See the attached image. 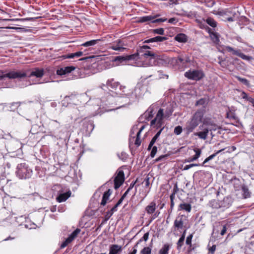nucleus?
<instances>
[{"mask_svg":"<svg viewBox=\"0 0 254 254\" xmlns=\"http://www.w3.org/2000/svg\"><path fill=\"white\" fill-rule=\"evenodd\" d=\"M0 81L3 80L5 78L10 79H20L25 77L35 76L37 78H41L44 74L43 69L38 68H34L31 71L29 70H12L9 72L4 70H0Z\"/></svg>","mask_w":254,"mask_h":254,"instance_id":"obj_1","label":"nucleus"},{"mask_svg":"<svg viewBox=\"0 0 254 254\" xmlns=\"http://www.w3.org/2000/svg\"><path fill=\"white\" fill-rule=\"evenodd\" d=\"M204 111L202 110H197L186 124V129L188 133L191 132L202 122Z\"/></svg>","mask_w":254,"mask_h":254,"instance_id":"obj_2","label":"nucleus"},{"mask_svg":"<svg viewBox=\"0 0 254 254\" xmlns=\"http://www.w3.org/2000/svg\"><path fill=\"white\" fill-rule=\"evenodd\" d=\"M233 202L232 197L227 196L220 201L215 199L212 200L209 202L208 205L213 209H221L222 211H224L232 205Z\"/></svg>","mask_w":254,"mask_h":254,"instance_id":"obj_3","label":"nucleus"},{"mask_svg":"<svg viewBox=\"0 0 254 254\" xmlns=\"http://www.w3.org/2000/svg\"><path fill=\"white\" fill-rule=\"evenodd\" d=\"M53 190L57 192L58 195L57 197V200L59 202L65 201L70 196L71 194V191L69 189L61 185H55L53 188Z\"/></svg>","mask_w":254,"mask_h":254,"instance_id":"obj_4","label":"nucleus"},{"mask_svg":"<svg viewBox=\"0 0 254 254\" xmlns=\"http://www.w3.org/2000/svg\"><path fill=\"white\" fill-rule=\"evenodd\" d=\"M225 150V148H223L222 149H220L219 150H218L215 153H213V154L210 155L207 158H206L204 161L203 162L202 164L201 165L200 164H192L190 165H192V166H200L201 165L202 166L204 167H214L215 166V165L216 164V161H215L214 163L211 161V160L219 153H221L222 151Z\"/></svg>","mask_w":254,"mask_h":254,"instance_id":"obj_5","label":"nucleus"},{"mask_svg":"<svg viewBox=\"0 0 254 254\" xmlns=\"http://www.w3.org/2000/svg\"><path fill=\"white\" fill-rule=\"evenodd\" d=\"M204 75L202 71L199 70H189L185 73V76L188 78L196 81L202 78Z\"/></svg>","mask_w":254,"mask_h":254,"instance_id":"obj_6","label":"nucleus"},{"mask_svg":"<svg viewBox=\"0 0 254 254\" xmlns=\"http://www.w3.org/2000/svg\"><path fill=\"white\" fill-rule=\"evenodd\" d=\"M150 49V47L146 45H143L137 50L139 54V58L141 59L144 58L145 60L148 59L151 56H156V54L151 51L146 50Z\"/></svg>","mask_w":254,"mask_h":254,"instance_id":"obj_7","label":"nucleus"},{"mask_svg":"<svg viewBox=\"0 0 254 254\" xmlns=\"http://www.w3.org/2000/svg\"><path fill=\"white\" fill-rule=\"evenodd\" d=\"M225 177L224 178V179L225 180L226 183L233 184L234 187L236 190H238L242 188L243 185H242L241 181L239 179H237L236 176H225Z\"/></svg>","mask_w":254,"mask_h":254,"instance_id":"obj_8","label":"nucleus"},{"mask_svg":"<svg viewBox=\"0 0 254 254\" xmlns=\"http://www.w3.org/2000/svg\"><path fill=\"white\" fill-rule=\"evenodd\" d=\"M126 44L122 40L119 39L113 42L109 47L110 49L123 52L127 50Z\"/></svg>","mask_w":254,"mask_h":254,"instance_id":"obj_9","label":"nucleus"},{"mask_svg":"<svg viewBox=\"0 0 254 254\" xmlns=\"http://www.w3.org/2000/svg\"><path fill=\"white\" fill-rule=\"evenodd\" d=\"M164 115L165 113H164V109L160 108L159 110L155 119L151 121V126L155 125L157 122L158 127H161L162 124V120L165 118Z\"/></svg>","mask_w":254,"mask_h":254,"instance_id":"obj_10","label":"nucleus"},{"mask_svg":"<svg viewBox=\"0 0 254 254\" xmlns=\"http://www.w3.org/2000/svg\"><path fill=\"white\" fill-rule=\"evenodd\" d=\"M128 98L132 99H136L140 97L142 92L141 91L140 87L137 85L134 89L130 92L125 93Z\"/></svg>","mask_w":254,"mask_h":254,"instance_id":"obj_11","label":"nucleus"},{"mask_svg":"<svg viewBox=\"0 0 254 254\" xmlns=\"http://www.w3.org/2000/svg\"><path fill=\"white\" fill-rule=\"evenodd\" d=\"M49 132L48 133L51 136H54L56 131L59 129L60 127V123L56 120H52L48 125Z\"/></svg>","mask_w":254,"mask_h":254,"instance_id":"obj_12","label":"nucleus"},{"mask_svg":"<svg viewBox=\"0 0 254 254\" xmlns=\"http://www.w3.org/2000/svg\"><path fill=\"white\" fill-rule=\"evenodd\" d=\"M17 175H29L32 172L31 169H28L25 164H19L17 167Z\"/></svg>","mask_w":254,"mask_h":254,"instance_id":"obj_13","label":"nucleus"},{"mask_svg":"<svg viewBox=\"0 0 254 254\" xmlns=\"http://www.w3.org/2000/svg\"><path fill=\"white\" fill-rule=\"evenodd\" d=\"M158 59V55L156 54V56H151L145 60V61L141 64H138L137 66H153L157 64L156 60Z\"/></svg>","mask_w":254,"mask_h":254,"instance_id":"obj_14","label":"nucleus"},{"mask_svg":"<svg viewBox=\"0 0 254 254\" xmlns=\"http://www.w3.org/2000/svg\"><path fill=\"white\" fill-rule=\"evenodd\" d=\"M75 69L73 66H65L62 67L57 70V74L60 75H65L70 73Z\"/></svg>","mask_w":254,"mask_h":254,"instance_id":"obj_15","label":"nucleus"},{"mask_svg":"<svg viewBox=\"0 0 254 254\" xmlns=\"http://www.w3.org/2000/svg\"><path fill=\"white\" fill-rule=\"evenodd\" d=\"M122 251V246L116 244L112 245L109 247V254H121Z\"/></svg>","mask_w":254,"mask_h":254,"instance_id":"obj_16","label":"nucleus"},{"mask_svg":"<svg viewBox=\"0 0 254 254\" xmlns=\"http://www.w3.org/2000/svg\"><path fill=\"white\" fill-rule=\"evenodd\" d=\"M176 63L178 64H183L186 65L187 64L190 63L191 60L189 57L186 55L184 57L179 56L176 59Z\"/></svg>","mask_w":254,"mask_h":254,"instance_id":"obj_17","label":"nucleus"},{"mask_svg":"<svg viewBox=\"0 0 254 254\" xmlns=\"http://www.w3.org/2000/svg\"><path fill=\"white\" fill-rule=\"evenodd\" d=\"M125 181L124 176H116L114 179V188L118 189Z\"/></svg>","mask_w":254,"mask_h":254,"instance_id":"obj_18","label":"nucleus"},{"mask_svg":"<svg viewBox=\"0 0 254 254\" xmlns=\"http://www.w3.org/2000/svg\"><path fill=\"white\" fill-rule=\"evenodd\" d=\"M112 193V190L111 189H108V190L106 191L102 197V199L101 202V205L104 206L107 202V201L109 200L110 196Z\"/></svg>","mask_w":254,"mask_h":254,"instance_id":"obj_19","label":"nucleus"},{"mask_svg":"<svg viewBox=\"0 0 254 254\" xmlns=\"http://www.w3.org/2000/svg\"><path fill=\"white\" fill-rule=\"evenodd\" d=\"M208 130L206 127L203 128V130L199 132H195L194 135L197 136L199 138L205 140L208 136Z\"/></svg>","mask_w":254,"mask_h":254,"instance_id":"obj_20","label":"nucleus"},{"mask_svg":"<svg viewBox=\"0 0 254 254\" xmlns=\"http://www.w3.org/2000/svg\"><path fill=\"white\" fill-rule=\"evenodd\" d=\"M119 84V83L115 81L114 79L108 80L106 83L108 87L110 88L111 90H116Z\"/></svg>","mask_w":254,"mask_h":254,"instance_id":"obj_21","label":"nucleus"},{"mask_svg":"<svg viewBox=\"0 0 254 254\" xmlns=\"http://www.w3.org/2000/svg\"><path fill=\"white\" fill-rule=\"evenodd\" d=\"M241 189L243 198L245 199L250 198L251 196V192L249 190L248 187L243 185Z\"/></svg>","mask_w":254,"mask_h":254,"instance_id":"obj_22","label":"nucleus"},{"mask_svg":"<svg viewBox=\"0 0 254 254\" xmlns=\"http://www.w3.org/2000/svg\"><path fill=\"white\" fill-rule=\"evenodd\" d=\"M182 217L183 216L177 217L174 221V226L178 230L182 229L184 226V221Z\"/></svg>","mask_w":254,"mask_h":254,"instance_id":"obj_23","label":"nucleus"},{"mask_svg":"<svg viewBox=\"0 0 254 254\" xmlns=\"http://www.w3.org/2000/svg\"><path fill=\"white\" fill-rule=\"evenodd\" d=\"M167 39V38L166 37H162L160 36H158L156 37H155L154 38H151L148 40H146L144 41V43H148L151 42H162Z\"/></svg>","mask_w":254,"mask_h":254,"instance_id":"obj_24","label":"nucleus"},{"mask_svg":"<svg viewBox=\"0 0 254 254\" xmlns=\"http://www.w3.org/2000/svg\"><path fill=\"white\" fill-rule=\"evenodd\" d=\"M172 245L166 243L158 252V254H169V251L171 248Z\"/></svg>","mask_w":254,"mask_h":254,"instance_id":"obj_25","label":"nucleus"},{"mask_svg":"<svg viewBox=\"0 0 254 254\" xmlns=\"http://www.w3.org/2000/svg\"><path fill=\"white\" fill-rule=\"evenodd\" d=\"M179 210H182L187 212H190L191 210V206L190 203L183 202L179 205Z\"/></svg>","mask_w":254,"mask_h":254,"instance_id":"obj_26","label":"nucleus"},{"mask_svg":"<svg viewBox=\"0 0 254 254\" xmlns=\"http://www.w3.org/2000/svg\"><path fill=\"white\" fill-rule=\"evenodd\" d=\"M153 107L150 106L148 110L143 115V117L147 120L149 121L153 117Z\"/></svg>","mask_w":254,"mask_h":254,"instance_id":"obj_27","label":"nucleus"},{"mask_svg":"<svg viewBox=\"0 0 254 254\" xmlns=\"http://www.w3.org/2000/svg\"><path fill=\"white\" fill-rule=\"evenodd\" d=\"M101 41V39L92 40L82 44L81 46L85 47L94 46L96 44H99Z\"/></svg>","mask_w":254,"mask_h":254,"instance_id":"obj_28","label":"nucleus"},{"mask_svg":"<svg viewBox=\"0 0 254 254\" xmlns=\"http://www.w3.org/2000/svg\"><path fill=\"white\" fill-rule=\"evenodd\" d=\"M175 40L179 42L185 43L187 41V36L183 33L177 34L175 37Z\"/></svg>","mask_w":254,"mask_h":254,"instance_id":"obj_29","label":"nucleus"},{"mask_svg":"<svg viewBox=\"0 0 254 254\" xmlns=\"http://www.w3.org/2000/svg\"><path fill=\"white\" fill-rule=\"evenodd\" d=\"M202 125H200L199 128L201 129L203 128L209 127L213 124V122L211 121L210 119H203L202 120Z\"/></svg>","mask_w":254,"mask_h":254,"instance_id":"obj_30","label":"nucleus"},{"mask_svg":"<svg viewBox=\"0 0 254 254\" xmlns=\"http://www.w3.org/2000/svg\"><path fill=\"white\" fill-rule=\"evenodd\" d=\"M156 209V204L154 202H151L145 208V210L148 214H152Z\"/></svg>","mask_w":254,"mask_h":254,"instance_id":"obj_31","label":"nucleus"},{"mask_svg":"<svg viewBox=\"0 0 254 254\" xmlns=\"http://www.w3.org/2000/svg\"><path fill=\"white\" fill-rule=\"evenodd\" d=\"M125 173L128 175L129 174L128 168L126 166H123L119 168L115 175H125Z\"/></svg>","mask_w":254,"mask_h":254,"instance_id":"obj_32","label":"nucleus"},{"mask_svg":"<svg viewBox=\"0 0 254 254\" xmlns=\"http://www.w3.org/2000/svg\"><path fill=\"white\" fill-rule=\"evenodd\" d=\"M173 109L171 104H169L167 106L166 110H164V113H165L164 117L165 118H169L173 113Z\"/></svg>","mask_w":254,"mask_h":254,"instance_id":"obj_33","label":"nucleus"},{"mask_svg":"<svg viewBox=\"0 0 254 254\" xmlns=\"http://www.w3.org/2000/svg\"><path fill=\"white\" fill-rule=\"evenodd\" d=\"M127 61H136L139 58V54L138 52L134 54H132L130 55H127L126 56Z\"/></svg>","mask_w":254,"mask_h":254,"instance_id":"obj_34","label":"nucleus"},{"mask_svg":"<svg viewBox=\"0 0 254 254\" xmlns=\"http://www.w3.org/2000/svg\"><path fill=\"white\" fill-rule=\"evenodd\" d=\"M157 16V15H155L154 16L151 15L143 16L140 18L139 21L141 22H144L146 21H151L152 22V20Z\"/></svg>","mask_w":254,"mask_h":254,"instance_id":"obj_35","label":"nucleus"},{"mask_svg":"<svg viewBox=\"0 0 254 254\" xmlns=\"http://www.w3.org/2000/svg\"><path fill=\"white\" fill-rule=\"evenodd\" d=\"M80 232V229L77 228L68 236L67 239L71 242L77 237Z\"/></svg>","mask_w":254,"mask_h":254,"instance_id":"obj_36","label":"nucleus"},{"mask_svg":"<svg viewBox=\"0 0 254 254\" xmlns=\"http://www.w3.org/2000/svg\"><path fill=\"white\" fill-rule=\"evenodd\" d=\"M80 232V229L77 228L68 236L67 239L71 242L77 237Z\"/></svg>","mask_w":254,"mask_h":254,"instance_id":"obj_37","label":"nucleus"},{"mask_svg":"<svg viewBox=\"0 0 254 254\" xmlns=\"http://www.w3.org/2000/svg\"><path fill=\"white\" fill-rule=\"evenodd\" d=\"M225 50L226 51H227L228 52H231L232 53V54H233L234 55H236V56H238L240 52V50L235 49L234 48H233L230 46H226L225 47Z\"/></svg>","mask_w":254,"mask_h":254,"instance_id":"obj_38","label":"nucleus"},{"mask_svg":"<svg viewBox=\"0 0 254 254\" xmlns=\"http://www.w3.org/2000/svg\"><path fill=\"white\" fill-rule=\"evenodd\" d=\"M235 77L241 82H242L243 84H244L245 85L249 86L250 83L248 80H247L246 78H242L238 76H236Z\"/></svg>","mask_w":254,"mask_h":254,"instance_id":"obj_39","label":"nucleus"},{"mask_svg":"<svg viewBox=\"0 0 254 254\" xmlns=\"http://www.w3.org/2000/svg\"><path fill=\"white\" fill-rule=\"evenodd\" d=\"M206 129L208 130L209 131H215L217 130L218 129L220 128V127L215 124L214 123L211 125V126L209 127H206Z\"/></svg>","mask_w":254,"mask_h":254,"instance_id":"obj_40","label":"nucleus"},{"mask_svg":"<svg viewBox=\"0 0 254 254\" xmlns=\"http://www.w3.org/2000/svg\"><path fill=\"white\" fill-rule=\"evenodd\" d=\"M149 237V232H147L145 233L142 238H141L135 245L134 248L136 247L137 245L142 241L144 240V241H147Z\"/></svg>","mask_w":254,"mask_h":254,"instance_id":"obj_41","label":"nucleus"},{"mask_svg":"<svg viewBox=\"0 0 254 254\" xmlns=\"http://www.w3.org/2000/svg\"><path fill=\"white\" fill-rule=\"evenodd\" d=\"M238 57L241 58L243 60H245L247 61H250L252 59V57L250 56H247L243 53L240 52L239 54L238 55Z\"/></svg>","mask_w":254,"mask_h":254,"instance_id":"obj_42","label":"nucleus"},{"mask_svg":"<svg viewBox=\"0 0 254 254\" xmlns=\"http://www.w3.org/2000/svg\"><path fill=\"white\" fill-rule=\"evenodd\" d=\"M185 238H184V237H181L180 238L179 240H178V242L177 243V249L178 250H180L182 248V246H183V245L184 244V242L185 241Z\"/></svg>","mask_w":254,"mask_h":254,"instance_id":"obj_43","label":"nucleus"},{"mask_svg":"<svg viewBox=\"0 0 254 254\" xmlns=\"http://www.w3.org/2000/svg\"><path fill=\"white\" fill-rule=\"evenodd\" d=\"M151 249L149 247H144L140 252V254H150Z\"/></svg>","mask_w":254,"mask_h":254,"instance_id":"obj_44","label":"nucleus"},{"mask_svg":"<svg viewBox=\"0 0 254 254\" xmlns=\"http://www.w3.org/2000/svg\"><path fill=\"white\" fill-rule=\"evenodd\" d=\"M114 61H115V62L119 61L120 63H122L124 61H127L126 56H120L116 57L115 58Z\"/></svg>","mask_w":254,"mask_h":254,"instance_id":"obj_45","label":"nucleus"},{"mask_svg":"<svg viewBox=\"0 0 254 254\" xmlns=\"http://www.w3.org/2000/svg\"><path fill=\"white\" fill-rule=\"evenodd\" d=\"M211 38L214 42L217 43L219 41V37L217 34L215 33L211 34Z\"/></svg>","mask_w":254,"mask_h":254,"instance_id":"obj_46","label":"nucleus"},{"mask_svg":"<svg viewBox=\"0 0 254 254\" xmlns=\"http://www.w3.org/2000/svg\"><path fill=\"white\" fill-rule=\"evenodd\" d=\"M192 237H193L192 234L189 235L187 237L186 241V244L187 245H189V246H191V240L192 239Z\"/></svg>","mask_w":254,"mask_h":254,"instance_id":"obj_47","label":"nucleus"},{"mask_svg":"<svg viewBox=\"0 0 254 254\" xmlns=\"http://www.w3.org/2000/svg\"><path fill=\"white\" fill-rule=\"evenodd\" d=\"M174 132V133L177 135H179L180 134H181V132H182V127L178 126L175 127Z\"/></svg>","mask_w":254,"mask_h":254,"instance_id":"obj_48","label":"nucleus"},{"mask_svg":"<svg viewBox=\"0 0 254 254\" xmlns=\"http://www.w3.org/2000/svg\"><path fill=\"white\" fill-rule=\"evenodd\" d=\"M207 23L213 27H215L216 26V22L212 19L208 18L207 19Z\"/></svg>","mask_w":254,"mask_h":254,"instance_id":"obj_49","label":"nucleus"},{"mask_svg":"<svg viewBox=\"0 0 254 254\" xmlns=\"http://www.w3.org/2000/svg\"><path fill=\"white\" fill-rule=\"evenodd\" d=\"M20 105V102H13L11 104L10 108L11 110H15Z\"/></svg>","mask_w":254,"mask_h":254,"instance_id":"obj_50","label":"nucleus"},{"mask_svg":"<svg viewBox=\"0 0 254 254\" xmlns=\"http://www.w3.org/2000/svg\"><path fill=\"white\" fill-rule=\"evenodd\" d=\"M114 212L111 211V210L106 212V214L105 216V221H108L110 218L112 216Z\"/></svg>","mask_w":254,"mask_h":254,"instance_id":"obj_51","label":"nucleus"},{"mask_svg":"<svg viewBox=\"0 0 254 254\" xmlns=\"http://www.w3.org/2000/svg\"><path fill=\"white\" fill-rule=\"evenodd\" d=\"M154 33L159 34V35H163L164 33V30L162 28H158L154 29L153 30Z\"/></svg>","mask_w":254,"mask_h":254,"instance_id":"obj_52","label":"nucleus"},{"mask_svg":"<svg viewBox=\"0 0 254 254\" xmlns=\"http://www.w3.org/2000/svg\"><path fill=\"white\" fill-rule=\"evenodd\" d=\"M227 118L229 119H232L234 120H237V117L233 112H229L227 113Z\"/></svg>","mask_w":254,"mask_h":254,"instance_id":"obj_53","label":"nucleus"},{"mask_svg":"<svg viewBox=\"0 0 254 254\" xmlns=\"http://www.w3.org/2000/svg\"><path fill=\"white\" fill-rule=\"evenodd\" d=\"M131 186H129V187L128 188V189L125 191V192L123 194V195L121 196V197L120 198L119 200L121 201V202H123V200L125 199L127 193H128L129 191L131 189Z\"/></svg>","mask_w":254,"mask_h":254,"instance_id":"obj_54","label":"nucleus"},{"mask_svg":"<svg viewBox=\"0 0 254 254\" xmlns=\"http://www.w3.org/2000/svg\"><path fill=\"white\" fill-rule=\"evenodd\" d=\"M170 200H171V204H170V209L172 211L173 209L174 206L175 205V203L174 202V199L175 197V196L174 194H171L170 196Z\"/></svg>","mask_w":254,"mask_h":254,"instance_id":"obj_55","label":"nucleus"},{"mask_svg":"<svg viewBox=\"0 0 254 254\" xmlns=\"http://www.w3.org/2000/svg\"><path fill=\"white\" fill-rule=\"evenodd\" d=\"M7 180L6 179L5 176L2 175L0 177V186H2L3 184H6Z\"/></svg>","mask_w":254,"mask_h":254,"instance_id":"obj_56","label":"nucleus"},{"mask_svg":"<svg viewBox=\"0 0 254 254\" xmlns=\"http://www.w3.org/2000/svg\"><path fill=\"white\" fill-rule=\"evenodd\" d=\"M122 202L121 201L118 200V202L113 206L111 209V211H113L114 213L116 212L118 210V207L122 203Z\"/></svg>","mask_w":254,"mask_h":254,"instance_id":"obj_57","label":"nucleus"},{"mask_svg":"<svg viewBox=\"0 0 254 254\" xmlns=\"http://www.w3.org/2000/svg\"><path fill=\"white\" fill-rule=\"evenodd\" d=\"M194 151L195 152V154L194 155L197 159H198L201 153V151L199 149L195 148Z\"/></svg>","mask_w":254,"mask_h":254,"instance_id":"obj_58","label":"nucleus"},{"mask_svg":"<svg viewBox=\"0 0 254 254\" xmlns=\"http://www.w3.org/2000/svg\"><path fill=\"white\" fill-rule=\"evenodd\" d=\"M71 243L69 240L67 238L65 239V240L61 244V248L63 249L65 248L68 244Z\"/></svg>","mask_w":254,"mask_h":254,"instance_id":"obj_59","label":"nucleus"},{"mask_svg":"<svg viewBox=\"0 0 254 254\" xmlns=\"http://www.w3.org/2000/svg\"><path fill=\"white\" fill-rule=\"evenodd\" d=\"M140 134H136V138L134 142V144L137 146H139L141 144V140L140 139Z\"/></svg>","mask_w":254,"mask_h":254,"instance_id":"obj_60","label":"nucleus"},{"mask_svg":"<svg viewBox=\"0 0 254 254\" xmlns=\"http://www.w3.org/2000/svg\"><path fill=\"white\" fill-rule=\"evenodd\" d=\"M157 150V148L156 146H153L152 147V149L151 150V153H150V156L152 158H153L156 154Z\"/></svg>","mask_w":254,"mask_h":254,"instance_id":"obj_61","label":"nucleus"},{"mask_svg":"<svg viewBox=\"0 0 254 254\" xmlns=\"http://www.w3.org/2000/svg\"><path fill=\"white\" fill-rule=\"evenodd\" d=\"M148 176H147L145 178H144L143 182L142 183L144 184V185L146 187H148L150 185L149 182V178L148 177Z\"/></svg>","mask_w":254,"mask_h":254,"instance_id":"obj_62","label":"nucleus"},{"mask_svg":"<svg viewBox=\"0 0 254 254\" xmlns=\"http://www.w3.org/2000/svg\"><path fill=\"white\" fill-rule=\"evenodd\" d=\"M167 20L166 18H155L152 20V23H158V22H162Z\"/></svg>","mask_w":254,"mask_h":254,"instance_id":"obj_63","label":"nucleus"},{"mask_svg":"<svg viewBox=\"0 0 254 254\" xmlns=\"http://www.w3.org/2000/svg\"><path fill=\"white\" fill-rule=\"evenodd\" d=\"M63 57L64 59H73L75 57L74 53H70L67 55H64Z\"/></svg>","mask_w":254,"mask_h":254,"instance_id":"obj_64","label":"nucleus"}]
</instances>
